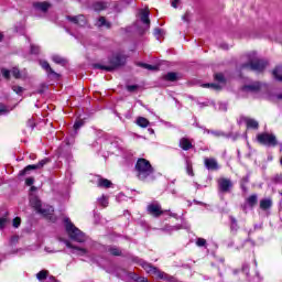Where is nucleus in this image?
<instances>
[{
    "instance_id": "nucleus-58",
    "label": "nucleus",
    "mask_w": 282,
    "mask_h": 282,
    "mask_svg": "<svg viewBox=\"0 0 282 282\" xmlns=\"http://www.w3.org/2000/svg\"><path fill=\"white\" fill-rule=\"evenodd\" d=\"M128 91H135V89H138V86L135 85H130L127 87Z\"/></svg>"
},
{
    "instance_id": "nucleus-25",
    "label": "nucleus",
    "mask_w": 282,
    "mask_h": 282,
    "mask_svg": "<svg viewBox=\"0 0 282 282\" xmlns=\"http://www.w3.org/2000/svg\"><path fill=\"white\" fill-rule=\"evenodd\" d=\"M33 8H35V10H40L41 12H47V10H50V3L35 2V3H33Z\"/></svg>"
},
{
    "instance_id": "nucleus-22",
    "label": "nucleus",
    "mask_w": 282,
    "mask_h": 282,
    "mask_svg": "<svg viewBox=\"0 0 282 282\" xmlns=\"http://www.w3.org/2000/svg\"><path fill=\"white\" fill-rule=\"evenodd\" d=\"M126 274H128V276L130 279H132V281H135V282H149V279L144 278V276H140L138 275L137 273L134 272H128L127 271H123Z\"/></svg>"
},
{
    "instance_id": "nucleus-45",
    "label": "nucleus",
    "mask_w": 282,
    "mask_h": 282,
    "mask_svg": "<svg viewBox=\"0 0 282 282\" xmlns=\"http://www.w3.org/2000/svg\"><path fill=\"white\" fill-rule=\"evenodd\" d=\"M196 246H198V248H204V246H206V239L197 238Z\"/></svg>"
},
{
    "instance_id": "nucleus-39",
    "label": "nucleus",
    "mask_w": 282,
    "mask_h": 282,
    "mask_svg": "<svg viewBox=\"0 0 282 282\" xmlns=\"http://www.w3.org/2000/svg\"><path fill=\"white\" fill-rule=\"evenodd\" d=\"M212 135L215 138H227L226 132L219 130H212Z\"/></svg>"
},
{
    "instance_id": "nucleus-21",
    "label": "nucleus",
    "mask_w": 282,
    "mask_h": 282,
    "mask_svg": "<svg viewBox=\"0 0 282 282\" xmlns=\"http://www.w3.org/2000/svg\"><path fill=\"white\" fill-rule=\"evenodd\" d=\"M258 202H259V196L257 194H252L246 199V204L249 206V208H254Z\"/></svg>"
},
{
    "instance_id": "nucleus-13",
    "label": "nucleus",
    "mask_w": 282,
    "mask_h": 282,
    "mask_svg": "<svg viewBox=\"0 0 282 282\" xmlns=\"http://www.w3.org/2000/svg\"><path fill=\"white\" fill-rule=\"evenodd\" d=\"M229 224H230V232H232V235H237V231L239 230V218L237 216L230 215Z\"/></svg>"
},
{
    "instance_id": "nucleus-30",
    "label": "nucleus",
    "mask_w": 282,
    "mask_h": 282,
    "mask_svg": "<svg viewBox=\"0 0 282 282\" xmlns=\"http://www.w3.org/2000/svg\"><path fill=\"white\" fill-rule=\"evenodd\" d=\"M273 76L275 80L279 83H282V66H276L275 69L273 70Z\"/></svg>"
},
{
    "instance_id": "nucleus-43",
    "label": "nucleus",
    "mask_w": 282,
    "mask_h": 282,
    "mask_svg": "<svg viewBox=\"0 0 282 282\" xmlns=\"http://www.w3.org/2000/svg\"><path fill=\"white\" fill-rule=\"evenodd\" d=\"M11 74L14 78H21V70H19L17 67L12 68Z\"/></svg>"
},
{
    "instance_id": "nucleus-35",
    "label": "nucleus",
    "mask_w": 282,
    "mask_h": 282,
    "mask_svg": "<svg viewBox=\"0 0 282 282\" xmlns=\"http://www.w3.org/2000/svg\"><path fill=\"white\" fill-rule=\"evenodd\" d=\"M164 80H169L170 83H175L177 80V73L170 72L164 76Z\"/></svg>"
},
{
    "instance_id": "nucleus-10",
    "label": "nucleus",
    "mask_w": 282,
    "mask_h": 282,
    "mask_svg": "<svg viewBox=\"0 0 282 282\" xmlns=\"http://www.w3.org/2000/svg\"><path fill=\"white\" fill-rule=\"evenodd\" d=\"M204 166L207 171H219V162L215 158H205L204 159Z\"/></svg>"
},
{
    "instance_id": "nucleus-60",
    "label": "nucleus",
    "mask_w": 282,
    "mask_h": 282,
    "mask_svg": "<svg viewBox=\"0 0 282 282\" xmlns=\"http://www.w3.org/2000/svg\"><path fill=\"white\" fill-rule=\"evenodd\" d=\"M48 281H50V282H61V281L56 280V278H54V275H51V276L48 278Z\"/></svg>"
},
{
    "instance_id": "nucleus-53",
    "label": "nucleus",
    "mask_w": 282,
    "mask_h": 282,
    "mask_svg": "<svg viewBox=\"0 0 282 282\" xmlns=\"http://www.w3.org/2000/svg\"><path fill=\"white\" fill-rule=\"evenodd\" d=\"M32 184H34V177H28V178L25 180V185H26V186H32Z\"/></svg>"
},
{
    "instance_id": "nucleus-5",
    "label": "nucleus",
    "mask_w": 282,
    "mask_h": 282,
    "mask_svg": "<svg viewBox=\"0 0 282 282\" xmlns=\"http://www.w3.org/2000/svg\"><path fill=\"white\" fill-rule=\"evenodd\" d=\"M124 63H127V57L122 53H117L109 58V65L94 64V68L113 72V69H118V67H122Z\"/></svg>"
},
{
    "instance_id": "nucleus-54",
    "label": "nucleus",
    "mask_w": 282,
    "mask_h": 282,
    "mask_svg": "<svg viewBox=\"0 0 282 282\" xmlns=\"http://www.w3.org/2000/svg\"><path fill=\"white\" fill-rule=\"evenodd\" d=\"M2 113H8V108L6 107V105L0 104V115Z\"/></svg>"
},
{
    "instance_id": "nucleus-17",
    "label": "nucleus",
    "mask_w": 282,
    "mask_h": 282,
    "mask_svg": "<svg viewBox=\"0 0 282 282\" xmlns=\"http://www.w3.org/2000/svg\"><path fill=\"white\" fill-rule=\"evenodd\" d=\"M149 10L141 9L140 10V19L144 23V25H148V28L151 25V20L149 19Z\"/></svg>"
},
{
    "instance_id": "nucleus-38",
    "label": "nucleus",
    "mask_w": 282,
    "mask_h": 282,
    "mask_svg": "<svg viewBox=\"0 0 282 282\" xmlns=\"http://www.w3.org/2000/svg\"><path fill=\"white\" fill-rule=\"evenodd\" d=\"M271 182L272 184H282V173L273 175Z\"/></svg>"
},
{
    "instance_id": "nucleus-37",
    "label": "nucleus",
    "mask_w": 282,
    "mask_h": 282,
    "mask_svg": "<svg viewBox=\"0 0 282 282\" xmlns=\"http://www.w3.org/2000/svg\"><path fill=\"white\" fill-rule=\"evenodd\" d=\"M139 67H143V69H149L150 72H155V69H158V66H153L147 63H139Z\"/></svg>"
},
{
    "instance_id": "nucleus-49",
    "label": "nucleus",
    "mask_w": 282,
    "mask_h": 282,
    "mask_svg": "<svg viewBox=\"0 0 282 282\" xmlns=\"http://www.w3.org/2000/svg\"><path fill=\"white\" fill-rule=\"evenodd\" d=\"M1 74H2L3 78H7V80L10 79V70L9 69L2 68Z\"/></svg>"
},
{
    "instance_id": "nucleus-61",
    "label": "nucleus",
    "mask_w": 282,
    "mask_h": 282,
    "mask_svg": "<svg viewBox=\"0 0 282 282\" xmlns=\"http://www.w3.org/2000/svg\"><path fill=\"white\" fill-rule=\"evenodd\" d=\"M177 3H180V1L174 0V1L172 2V8H177Z\"/></svg>"
},
{
    "instance_id": "nucleus-15",
    "label": "nucleus",
    "mask_w": 282,
    "mask_h": 282,
    "mask_svg": "<svg viewBox=\"0 0 282 282\" xmlns=\"http://www.w3.org/2000/svg\"><path fill=\"white\" fill-rule=\"evenodd\" d=\"M30 204H31L32 208H34L36 210V213H45V210H43L41 208V206H42L41 199H39L36 196L30 197Z\"/></svg>"
},
{
    "instance_id": "nucleus-64",
    "label": "nucleus",
    "mask_w": 282,
    "mask_h": 282,
    "mask_svg": "<svg viewBox=\"0 0 282 282\" xmlns=\"http://www.w3.org/2000/svg\"><path fill=\"white\" fill-rule=\"evenodd\" d=\"M152 215H153V217L158 218V217H160V215H162V213H153Z\"/></svg>"
},
{
    "instance_id": "nucleus-11",
    "label": "nucleus",
    "mask_w": 282,
    "mask_h": 282,
    "mask_svg": "<svg viewBox=\"0 0 282 282\" xmlns=\"http://www.w3.org/2000/svg\"><path fill=\"white\" fill-rule=\"evenodd\" d=\"M147 210L148 213H171V210H162V205L158 200L150 203Z\"/></svg>"
},
{
    "instance_id": "nucleus-40",
    "label": "nucleus",
    "mask_w": 282,
    "mask_h": 282,
    "mask_svg": "<svg viewBox=\"0 0 282 282\" xmlns=\"http://www.w3.org/2000/svg\"><path fill=\"white\" fill-rule=\"evenodd\" d=\"M241 271L246 274V276H250V264L243 263Z\"/></svg>"
},
{
    "instance_id": "nucleus-51",
    "label": "nucleus",
    "mask_w": 282,
    "mask_h": 282,
    "mask_svg": "<svg viewBox=\"0 0 282 282\" xmlns=\"http://www.w3.org/2000/svg\"><path fill=\"white\" fill-rule=\"evenodd\" d=\"M182 20L185 21V23H188L191 21V12H185V14L182 17Z\"/></svg>"
},
{
    "instance_id": "nucleus-23",
    "label": "nucleus",
    "mask_w": 282,
    "mask_h": 282,
    "mask_svg": "<svg viewBox=\"0 0 282 282\" xmlns=\"http://www.w3.org/2000/svg\"><path fill=\"white\" fill-rule=\"evenodd\" d=\"M259 89H261V84L259 82L242 87V91H259Z\"/></svg>"
},
{
    "instance_id": "nucleus-57",
    "label": "nucleus",
    "mask_w": 282,
    "mask_h": 282,
    "mask_svg": "<svg viewBox=\"0 0 282 282\" xmlns=\"http://www.w3.org/2000/svg\"><path fill=\"white\" fill-rule=\"evenodd\" d=\"M154 35H156L158 39H160V36H162V29H155L154 30Z\"/></svg>"
},
{
    "instance_id": "nucleus-2",
    "label": "nucleus",
    "mask_w": 282,
    "mask_h": 282,
    "mask_svg": "<svg viewBox=\"0 0 282 282\" xmlns=\"http://www.w3.org/2000/svg\"><path fill=\"white\" fill-rule=\"evenodd\" d=\"M64 226L65 230L72 239V241H76L77 243H85L87 241V236L85 232H83L80 229L76 227L75 224L72 223V220L67 217L64 218Z\"/></svg>"
},
{
    "instance_id": "nucleus-62",
    "label": "nucleus",
    "mask_w": 282,
    "mask_h": 282,
    "mask_svg": "<svg viewBox=\"0 0 282 282\" xmlns=\"http://www.w3.org/2000/svg\"><path fill=\"white\" fill-rule=\"evenodd\" d=\"M220 109H223V111H227L228 107L226 106V104H224V105H220Z\"/></svg>"
},
{
    "instance_id": "nucleus-29",
    "label": "nucleus",
    "mask_w": 282,
    "mask_h": 282,
    "mask_svg": "<svg viewBox=\"0 0 282 282\" xmlns=\"http://www.w3.org/2000/svg\"><path fill=\"white\" fill-rule=\"evenodd\" d=\"M93 10H95V12H102V10H107V3L102 1L95 2L93 4Z\"/></svg>"
},
{
    "instance_id": "nucleus-24",
    "label": "nucleus",
    "mask_w": 282,
    "mask_h": 282,
    "mask_svg": "<svg viewBox=\"0 0 282 282\" xmlns=\"http://www.w3.org/2000/svg\"><path fill=\"white\" fill-rule=\"evenodd\" d=\"M185 169H186V173L187 175H189V177H195V172L193 171V161H191V159H185Z\"/></svg>"
},
{
    "instance_id": "nucleus-18",
    "label": "nucleus",
    "mask_w": 282,
    "mask_h": 282,
    "mask_svg": "<svg viewBox=\"0 0 282 282\" xmlns=\"http://www.w3.org/2000/svg\"><path fill=\"white\" fill-rule=\"evenodd\" d=\"M97 186L98 188H111L113 186V183L107 178L99 177L97 180Z\"/></svg>"
},
{
    "instance_id": "nucleus-59",
    "label": "nucleus",
    "mask_w": 282,
    "mask_h": 282,
    "mask_svg": "<svg viewBox=\"0 0 282 282\" xmlns=\"http://www.w3.org/2000/svg\"><path fill=\"white\" fill-rule=\"evenodd\" d=\"M240 188L243 191V193H246L248 191L247 185L243 183H240Z\"/></svg>"
},
{
    "instance_id": "nucleus-36",
    "label": "nucleus",
    "mask_w": 282,
    "mask_h": 282,
    "mask_svg": "<svg viewBox=\"0 0 282 282\" xmlns=\"http://www.w3.org/2000/svg\"><path fill=\"white\" fill-rule=\"evenodd\" d=\"M53 63H56L57 65H65V63H67V61L63 57H61L59 55H53L52 57Z\"/></svg>"
},
{
    "instance_id": "nucleus-1",
    "label": "nucleus",
    "mask_w": 282,
    "mask_h": 282,
    "mask_svg": "<svg viewBox=\"0 0 282 282\" xmlns=\"http://www.w3.org/2000/svg\"><path fill=\"white\" fill-rule=\"evenodd\" d=\"M134 172L141 182H145V180H149L155 173V170L153 169V165H151V162L147 159H138L135 165H134Z\"/></svg>"
},
{
    "instance_id": "nucleus-34",
    "label": "nucleus",
    "mask_w": 282,
    "mask_h": 282,
    "mask_svg": "<svg viewBox=\"0 0 282 282\" xmlns=\"http://www.w3.org/2000/svg\"><path fill=\"white\" fill-rule=\"evenodd\" d=\"M48 274H50V271H47V270H42V271H40V272L36 274V279H37V281L43 282V281H45V279H47Z\"/></svg>"
},
{
    "instance_id": "nucleus-48",
    "label": "nucleus",
    "mask_w": 282,
    "mask_h": 282,
    "mask_svg": "<svg viewBox=\"0 0 282 282\" xmlns=\"http://www.w3.org/2000/svg\"><path fill=\"white\" fill-rule=\"evenodd\" d=\"M41 52V47L34 45V44H31V54H39Z\"/></svg>"
},
{
    "instance_id": "nucleus-44",
    "label": "nucleus",
    "mask_w": 282,
    "mask_h": 282,
    "mask_svg": "<svg viewBox=\"0 0 282 282\" xmlns=\"http://www.w3.org/2000/svg\"><path fill=\"white\" fill-rule=\"evenodd\" d=\"M12 89L14 93L18 94V96H21L24 91L23 87H21V86H12Z\"/></svg>"
},
{
    "instance_id": "nucleus-63",
    "label": "nucleus",
    "mask_w": 282,
    "mask_h": 282,
    "mask_svg": "<svg viewBox=\"0 0 282 282\" xmlns=\"http://www.w3.org/2000/svg\"><path fill=\"white\" fill-rule=\"evenodd\" d=\"M220 47L221 50H228V44H221Z\"/></svg>"
},
{
    "instance_id": "nucleus-12",
    "label": "nucleus",
    "mask_w": 282,
    "mask_h": 282,
    "mask_svg": "<svg viewBox=\"0 0 282 282\" xmlns=\"http://www.w3.org/2000/svg\"><path fill=\"white\" fill-rule=\"evenodd\" d=\"M67 20L70 21V23H74L75 25H79L80 28L87 25V20L85 19V15H68Z\"/></svg>"
},
{
    "instance_id": "nucleus-6",
    "label": "nucleus",
    "mask_w": 282,
    "mask_h": 282,
    "mask_svg": "<svg viewBox=\"0 0 282 282\" xmlns=\"http://www.w3.org/2000/svg\"><path fill=\"white\" fill-rule=\"evenodd\" d=\"M257 141L259 142V144H262L263 147H276L279 144L276 135L268 132H262L258 134Z\"/></svg>"
},
{
    "instance_id": "nucleus-16",
    "label": "nucleus",
    "mask_w": 282,
    "mask_h": 282,
    "mask_svg": "<svg viewBox=\"0 0 282 282\" xmlns=\"http://www.w3.org/2000/svg\"><path fill=\"white\" fill-rule=\"evenodd\" d=\"M40 65L42 68H44L46 70L48 76H55L57 78L58 74L56 72H54L52 66H50V63H47L45 61H41Z\"/></svg>"
},
{
    "instance_id": "nucleus-32",
    "label": "nucleus",
    "mask_w": 282,
    "mask_h": 282,
    "mask_svg": "<svg viewBox=\"0 0 282 282\" xmlns=\"http://www.w3.org/2000/svg\"><path fill=\"white\" fill-rule=\"evenodd\" d=\"M99 206H102V208H107L109 206V197L102 195L97 199Z\"/></svg>"
},
{
    "instance_id": "nucleus-41",
    "label": "nucleus",
    "mask_w": 282,
    "mask_h": 282,
    "mask_svg": "<svg viewBox=\"0 0 282 282\" xmlns=\"http://www.w3.org/2000/svg\"><path fill=\"white\" fill-rule=\"evenodd\" d=\"M215 80H217L218 83H226V77H224V74L217 73L215 75Z\"/></svg>"
},
{
    "instance_id": "nucleus-56",
    "label": "nucleus",
    "mask_w": 282,
    "mask_h": 282,
    "mask_svg": "<svg viewBox=\"0 0 282 282\" xmlns=\"http://www.w3.org/2000/svg\"><path fill=\"white\" fill-rule=\"evenodd\" d=\"M11 243H13V245L19 243V236H12L11 237Z\"/></svg>"
},
{
    "instance_id": "nucleus-19",
    "label": "nucleus",
    "mask_w": 282,
    "mask_h": 282,
    "mask_svg": "<svg viewBox=\"0 0 282 282\" xmlns=\"http://www.w3.org/2000/svg\"><path fill=\"white\" fill-rule=\"evenodd\" d=\"M272 208V198H262L260 200V209L261 210H270Z\"/></svg>"
},
{
    "instance_id": "nucleus-52",
    "label": "nucleus",
    "mask_w": 282,
    "mask_h": 282,
    "mask_svg": "<svg viewBox=\"0 0 282 282\" xmlns=\"http://www.w3.org/2000/svg\"><path fill=\"white\" fill-rule=\"evenodd\" d=\"M250 183V175H246L241 178L240 184L248 185Z\"/></svg>"
},
{
    "instance_id": "nucleus-27",
    "label": "nucleus",
    "mask_w": 282,
    "mask_h": 282,
    "mask_svg": "<svg viewBox=\"0 0 282 282\" xmlns=\"http://www.w3.org/2000/svg\"><path fill=\"white\" fill-rule=\"evenodd\" d=\"M107 252H110L112 257H122V250L116 246L108 247Z\"/></svg>"
},
{
    "instance_id": "nucleus-33",
    "label": "nucleus",
    "mask_w": 282,
    "mask_h": 282,
    "mask_svg": "<svg viewBox=\"0 0 282 282\" xmlns=\"http://www.w3.org/2000/svg\"><path fill=\"white\" fill-rule=\"evenodd\" d=\"M98 28H111V23L107 22V19L105 17H100L97 22Z\"/></svg>"
},
{
    "instance_id": "nucleus-7",
    "label": "nucleus",
    "mask_w": 282,
    "mask_h": 282,
    "mask_svg": "<svg viewBox=\"0 0 282 282\" xmlns=\"http://www.w3.org/2000/svg\"><path fill=\"white\" fill-rule=\"evenodd\" d=\"M50 158H44L37 164L26 165L23 170L20 171L19 175L20 177H23L24 175H28L30 171H41V169H43V166L46 164H50Z\"/></svg>"
},
{
    "instance_id": "nucleus-20",
    "label": "nucleus",
    "mask_w": 282,
    "mask_h": 282,
    "mask_svg": "<svg viewBox=\"0 0 282 282\" xmlns=\"http://www.w3.org/2000/svg\"><path fill=\"white\" fill-rule=\"evenodd\" d=\"M243 121L247 124V129H259V121L248 117H245Z\"/></svg>"
},
{
    "instance_id": "nucleus-47",
    "label": "nucleus",
    "mask_w": 282,
    "mask_h": 282,
    "mask_svg": "<svg viewBox=\"0 0 282 282\" xmlns=\"http://www.w3.org/2000/svg\"><path fill=\"white\" fill-rule=\"evenodd\" d=\"M6 226H8V218L6 217L0 218V230H3Z\"/></svg>"
},
{
    "instance_id": "nucleus-26",
    "label": "nucleus",
    "mask_w": 282,
    "mask_h": 282,
    "mask_svg": "<svg viewBox=\"0 0 282 282\" xmlns=\"http://www.w3.org/2000/svg\"><path fill=\"white\" fill-rule=\"evenodd\" d=\"M41 215L43 219H46V221H51V224H56V220L58 219L56 217V214L54 213H42Z\"/></svg>"
},
{
    "instance_id": "nucleus-3",
    "label": "nucleus",
    "mask_w": 282,
    "mask_h": 282,
    "mask_svg": "<svg viewBox=\"0 0 282 282\" xmlns=\"http://www.w3.org/2000/svg\"><path fill=\"white\" fill-rule=\"evenodd\" d=\"M134 261H137L148 274H153L154 276H156L158 279H162L163 281H175V278L166 274L164 271H161L160 269H158V267H153V264L144 261L143 259L135 258Z\"/></svg>"
},
{
    "instance_id": "nucleus-4",
    "label": "nucleus",
    "mask_w": 282,
    "mask_h": 282,
    "mask_svg": "<svg viewBox=\"0 0 282 282\" xmlns=\"http://www.w3.org/2000/svg\"><path fill=\"white\" fill-rule=\"evenodd\" d=\"M249 62L241 65L240 69H250L251 72L261 73L268 67V61L257 57V53L252 52L249 55Z\"/></svg>"
},
{
    "instance_id": "nucleus-9",
    "label": "nucleus",
    "mask_w": 282,
    "mask_h": 282,
    "mask_svg": "<svg viewBox=\"0 0 282 282\" xmlns=\"http://www.w3.org/2000/svg\"><path fill=\"white\" fill-rule=\"evenodd\" d=\"M66 248L72 250L73 254H77L78 257H85L89 254V251L86 248H80L78 246H74L69 240H64Z\"/></svg>"
},
{
    "instance_id": "nucleus-14",
    "label": "nucleus",
    "mask_w": 282,
    "mask_h": 282,
    "mask_svg": "<svg viewBox=\"0 0 282 282\" xmlns=\"http://www.w3.org/2000/svg\"><path fill=\"white\" fill-rule=\"evenodd\" d=\"M178 145L183 151H191V149H193V142H191V139L186 137L180 139Z\"/></svg>"
},
{
    "instance_id": "nucleus-55",
    "label": "nucleus",
    "mask_w": 282,
    "mask_h": 282,
    "mask_svg": "<svg viewBox=\"0 0 282 282\" xmlns=\"http://www.w3.org/2000/svg\"><path fill=\"white\" fill-rule=\"evenodd\" d=\"M26 126L30 127V129H34V127H35L34 120L29 119L28 122H26Z\"/></svg>"
},
{
    "instance_id": "nucleus-42",
    "label": "nucleus",
    "mask_w": 282,
    "mask_h": 282,
    "mask_svg": "<svg viewBox=\"0 0 282 282\" xmlns=\"http://www.w3.org/2000/svg\"><path fill=\"white\" fill-rule=\"evenodd\" d=\"M202 87H205V88L210 87L212 89H216V90L221 89V86H219L217 84H203Z\"/></svg>"
},
{
    "instance_id": "nucleus-31",
    "label": "nucleus",
    "mask_w": 282,
    "mask_h": 282,
    "mask_svg": "<svg viewBox=\"0 0 282 282\" xmlns=\"http://www.w3.org/2000/svg\"><path fill=\"white\" fill-rule=\"evenodd\" d=\"M137 124H138V127H141L142 129H147V127H149L150 122L147 120V118L139 117L137 119Z\"/></svg>"
},
{
    "instance_id": "nucleus-46",
    "label": "nucleus",
    "mask_w": 282,
    "mask_h": 282,
    "mask_svg": "<svg viewBox=\"0 0 282 282\" xmlns=\"http://www.w3.org/2000/svg\"><path fill=\"white\" fill-rule=\"evenodd\" d=\"M12 226H13V228H19V226H21V217H15L12 220Z\"/></svg>"
},
{
    "instance_id": "nucleus-8",
    "label": "nucleus",
    "mask_w": 282,
    "mask_h": 282,
    "mask_svg": "<svg viewBox=\"0 0 282 282\" xmlns=\"http://www.w3.org/2000/svg\"><path fill=\"white\" fill-rule=\"evenodd\" d=\"M219 193H230L232 191V181L230 178L220 177L217 181Z\"/></svg>"
},
{
    "instance_id": "nucleus-28",
    "label": "nucleus",
    "mask_w": 282,
    "mask_h": 282,
    "mask_svg": "<svg viewBox=\"0 0 282 282\" xmlns=\"http://www.w3.org/2000/svg\"><path fill=\"white\" fill-rule=\"evenodd\" d=\"M182 228L184 230H191V225H188V223H186L183 217H181V224L174 226V230H182Z\"/></svg>"
},
{
    "instance_id": "nucleus-50",
    "label": "nucleus",
    "mask_w": 282,
    "mask_h": 282,
    "mask_svg": "<svg viewBox=\"0 0 282 282\" xmlns=\"http://www.w3.org/2000/svg\"><path fill=\"white\" fill-rule=\"evenodd\" d=\"M83 124H84V122H83V120H78V121H76L75 123H74V130L75 131H78V129H80V127H83Z\"/></svg>"
}]
</instances>
